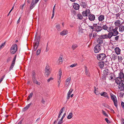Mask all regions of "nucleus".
Returning a JSON list of instances; mask_svg holds the SVG:
<instances>
[{
    "instance_id": "9d476101",
    "label": "nucleus",
    "mask_w": 124,
    "mask_h": 124,
    "mask_svg": "<svg viewBox=\"0 0 124 124\" xmlns=\"http://www.w3.org/2000/svg\"><path fill=\"white\" fill-rule=\"evenodd\" d=\"M46 72L45 73L46 77H48L51 73L50 68L48 65H47L46 67Z\"/></svg>"
},
{
    "instance_id": "4c0bfd02",
    "label": "nucleus",
    "mask_w": 124,
    "mask_h": 124,
    "mask_svg": "<svg viewBox=\"0 0 124 124\" xmlns=\"http://www.w3.org/2000/svg\"><path fill=\"white\" fill-rule=\"evenodd\" d=\"M15 64L12 62V63L9 68V70H10L12 69L14 66Z\"/></svg>"
},
{
    "instance_id": "1a4fd4ad",
    "label": "nucleus",
    "mask_w": 124,
    "mask_h": 124,
    "mask_svg": "<svg viewBox=\"0 0 124 124\" xmlns=\"http://www.w3.org/2000/svg\"><path fill=\"white\" fill-rule=\"evenodd\" d=\"M104 36L105 39H110L113 36H114V35L113 34V33L111 32H109L108 34H104Z\"/></svg>"
},
{
    "instance_id": "774afa93",
    "label": "nucleus",
    "mask_w": 124,
    "mask_h": 124,
    "mask_svg": "<svg viewBox=\"0 0 124 124\" xmlns=\"http://www.w3.org/2000/svg\"><path fill=\"white\" fill-rule=\"evenodd\" d=\"M123 78L124 79L123 80H122V81H121V83L122 84L124 85V78Z\"/></svg>"
},
{
    "instance_id": "20e7f679",
    "label": "nucleus",
    "mask_w": 124,
    "mask_h": 124,
    "mask_svg": "<svg viewBox=\"0 0 124 124\" xmlns=\"http://www.w3.org/2000/svg\"><path fill=\"white\" fill-rule=\"evenodd\" d=\"M17 49V46L16 44L13 45L11 47L10 52L11 54H14L16 52Z\"/></svg>"
},
{
    "instance_id": "dca6fc26",
    "label": "nucleus",
    "mask_w": 124,
    "mask_h": 124,
    "mask_svg": "<svg viewBox=\"0 0 124 124\" xmlns=\"http://www.w3.org/2000/svg\"><path fill=\"white\" fill-rule=\"evenodd\" d=\"M118 88L120 91H123L124 89V85L122 84L121 81L119 83Z\"/></svg>"
},
{
    "instance_id": "c9c22d12",
    "label": "nucleus",
    "mask_w": 124,
    "mask_h": 124,
    "mask_svg": "<svg viewBox=\"0 0 124 124\" xmlns=\"http://www.w3.org/2000/svg\"><path fill=\"white\" fill-rule=\"evenodd\" d=\"M102 29H103L105 30H107L108 28L106 24L103 25L102 26Z\"/></svg>"
},
{
    "instance_id": "bb28decb",
    "label": "nucleus",
    "mask_w": 124,
    "mask_h": 124,
    "mask_svg": "<svg viewBox=\"0 0 124 124\" xmlns=\"http://www.w3.org/2000/svg\"><path fill=\"white\" fill-rule=\"evenodd\" d=\"M104 19V16L103 15H101L98 17V19L99 21H102Z\"/></svg>"
},
{
    "instance_id": "de8ad7c7",
    "label": "nucleus",
    "mask_w": 124,
    "mask_h": 124,
    "mask_svg": "<svg viewBox=\"0 0 124 124\" xmlns=\"http://www.w3.org/2000/svg\"><path fill=\"white\" fill-rule=\"evenodd\" d=\"M62 56H61V57H59V58L58 59V61H59L60 62H61L62 63L63 62V60L62 59V57H61Z\"/></svg>"
},
{
    "instance_id": "69168bd1",
    "label": "nucleus",
    "mask_w": 124,
    "mask_h": 124,
    "mask_svg": "<svg viewBox=\"0 0 124 124\" xmlns=\"http://www.w3.org/2000/svg\"><path fill=\"white\" fill-rule=\"evenodd\" d=\"M73 90V89L72 88H71L70 89V90L69 92H68V93L71 94V93L72 92V91Z\"/></svg>"
},
{
    "instance_id": "58836bf2",
    "label": "nucleus",
    "mask_w": 124,
    "mask_h": 124,
    "mask_svg": "<svg viewBox=\"0 0 124 124\" xmlns=\"http://www.w3.org/2000/svg\"><path fill=\"white\" fill-rule=\"evenodd\" d=\"M121 14L120 12H119L117 14H116L115 15L116 16V19L118 18V17H119L120 15Z\"/></svg>"
},
{
    "instance_id": "a19ab883",
    "label": "nucleus",
    "mask_w": 124,
    "mask_h": 124,
    "mask_svg": "<svg viewBox=\"0 0 124 124\" xmlns=\"http://www.w3.org/2000/svg\"><path fill=\"white\" fill-rule=\"evenodd\" d=\"M17 55H16L13 59V60L12 61V62L15 63L16 60V58Z\"/></svg>"
},
{
    "instance_id": "052dcab7",
    "label": "nucleus",
    "mask_w": 124,
    "mask_h": 124,
    "mask_svg": "<svg viewBox=\"0 0 124 124\" xmlns=\"http://www.w3.org/2000/svg\"><path fill=\"white\" fill-rule=\"evenodd\" d=\"M119 36H117L116 35V36L115 37V39L116 41H117L118 40V39L119 38Z\"/></svg>"
},
{
    "instance_id": "09e8293b",
    "label": "nucleus",
    "mask_w": 124,
    "mask_h": 124,
    "mask_svg": "<svg viewBox=\"0 0 124 124\" xmlns=\"http://www.w3.org/2000/svg\"><path fill=\"white\" fill-rule=\"evenodd\" d=\"M71 80V78L70 77H69L66 80V82H68V83H69L70 81Z\"/></svg>"
},
{
    "instance_id": "13d9d810",
    "label": "nucleus",
    "mask_w": 124,
    "mask_h": 124,
    "mask_svg": "<svg viewBox=\"0 0 124 124\" xmlns=\"http://www.w3.org/2000/svg\"><path fill=\"white\" fill-rule=\"evenodd\" d=\"M78 65L77 63L74 64H73L71 65L70 67H71L72 68L75 67Z\"/></svg>"
},
{
    "instance_id": "f8f14e48",
    "label": "nucleus",
    "mask_w": 124,
    "mask_h": 124,
    "mask_svg": "<svg viewBox=\"0 0 124 124\" xmlns=\"http://www.w3.org/2000/svg\"><path fill=\"white\" fill-rule=\"evenodd\" d=\"M100 93L101 96H103L108 99L109 98V96H108V93L106 92H102L101 93Z\"/></svg>"
},
{
    "instance_id": "c85d7f7f",
    "label": "nucleus",
    "mask_w": 124,
    "mask_h": 124,
    "mask_svg": "<svg viewBox=\"0 0 124 124\" xmlns=\"http://www.w3.org/2000/svg\"><path fill=\"white\" fill-rule=\"evenodd\" d=\"M72 6L73 7V8H79L80 6L78 4L74 3L72 4Z\"/></svg>"
},
{
    "instance_id": "2eb2a0df",
    "label": "nucleus",
    "mask_w": 124,
    "mask_h": 124,
    "mask_svg": "<svg viewBox=\"0 0 124 124\" xmlns=\"http://www.w3.org/2000/svg\"><path fill=\"white\" fill-rule=\"evenodd\" d=\"M80 4L81 7H83V8H86L87 7L86 3L83 0L80 1Z\"/></svg>"
},
{
    "instance_id": "f03ea898",
    "label": "nucleus",
    "mask_w": 124,
    "mask_h": 124,
    "mask_svg": "<svg viewBox=\"0 0 124 124\" xmlns=\"http://www.w3.org/2000/svg\"><path fill=\"white\" fill-rule=\"evenodd\" d=\"M122 70H121L119 74V77L116 78L115 80V82L118 84L119 81H122V79L124 78V73L123 72Z\"/></svg>"
},
{
    "instance_id": "f3484780",
    "label": "nucleus",
    "mask_w": 124,
    "mask_h": 124,
    "mask_svg": "<svg viewBox=\"0 0 124 124\" xmlns=\"http://www.w3.org/2000/svg\"><path fill=\"white\" fill-rule=\"evenodd\" d=\"M95 16L92 14H89V19L90 21H94L95 19Z\"/></svg>"
},
{
    "instance_id": "864d4df0",
    "label": "nucleus",
    "mask_w": 124,
    "mask_h": 124,
    "mask_svg": "<svg viewBox=\"0 0 124 124\" xmlns=\"http://www.w3.org/2000/svg\"><path fill=\"white\" fill-rule=\"evenodd\" d=\"M5 75H3L1 78L0 79V83L1 82L3 81V80L4 78L5 77Z\"/></svg>"
},
{
    "instance_id": "ea45409f",
    "label": "nucleus",
    "mask_w": 124,
    "mask_h": 124,
    "mask_svg": "<svg viewBox=\"0 0 124 124\" xmlns=\"http://www.w3.org/2000/svg\"><path fill=\"white\" fill-rule=\"evenodd\" d=\"M102 75V79L103 80H105L106 79V76H107L104 74Z\"/></svg>"
},
{
    "instance_id": "e433bc0d",
    "label": "nucleus",
    "mask_w": 124,
    "mask_h": 124,
    "mask_svg": "<svg viewBox=\"0 0 124 124\" xmlns=\"http://www.w3.org/2000/svg\"><path fill=\"white\" fill-rule=\"evenodd\" d=\"M102 113L105 116L108 117V115L106 113L105 111L102 110Z\"/></svg>"
},
{
    "instance_id": "338daca9",
    "label": "nucleus",
    "mask_w": 124,
    "mask_h": 124,
    "mask_svg": "<svg viewBox=\"0 0 124 124\" xmlns=\"http://www.w3.org/2000/svg\"><path fill=\"white\" fill-rule=\"evenodd\" d=\"M121 121L122 124H124V119L123 118L121 119Z\"/></svg>"
},
{
    "instance_id": "cd10ccee",
    "label": "nucleus",
    "mask_w": 124,
    "mask_h": 124,
    "mask_svg": "<svg viewBox=\"0 0 124 124\" xmlns=\"http://www.w3.org/2000/svg\"><path fill=\"white\" fill-rule=\"evenodd\" d=\"M37 3H36L35 1V2L34 0H33L31 4L30 8L31 7H34Z\"/></svg>"
},
{
    "instance_id": "a18cd8bd",
    "label": "nucleus",
    "mask_w": 124,
    "mask_h": 124,
    "mask_svg": "<svg viewBox=\"0 0 124 124\" xmlns=\"http://www.w3.org/2000/svg\"><path fill=\"white\" fill-rule=\"evenodd\" d=\"M94 88H95V90H94V93H95V94L96 95H98L99 93V92L98 91H96V87H94Z\"/></svg>"
},
{
    "instance_id": "c756f323",
    "label": "nucleus",
    "mask_w": 124,
    "mask_h": 124,
    "mask_svg": "<svg viewBox=\"0 0 124 124\" xmlns=\"http://www.w3.org/2000/svg\"><path fill=\"white\" fill-rule=\"evenodd\" d=\"M85 74L87 75L88 76H90L89 73V72L88 71V70H87V67L86 66H85Z\"/></svg>"
},
{
    "instance_id": "7c9ffc66",
    "label": "nucleus",
    "mask_w": 124,
    "mask_h": 124,
    "mask_svg": "<svg viewBox=\"0 0 124 124\" xmlns=\"http://www.w3.org/2000/svg\"><path fill=\"white\" fill-rule=\"evenodd\" d=\"M78 46V45L76 44H74L72 45L71 48L73 49V50H74L76 48H77Z\"/></svg>"
},
{
    "instance_id": "aec40b11",
    "label": "nucleus",
    "mask_w": 124,
    "mask_h": 124,
    "mask_svg": "<svg viewBox=\"0 0 124 124\" xmlns=\"http://www.w3.org/2000/svg\"><path fill=\"white\" fill-rule=\"evenodd\" d=\"M124 24V23L123 24H121V25L119 26V31L123 32L124 31V25H123Z\"/></svg>"
},
{
    "instance_id": "0e129e2a",
    "label": "nucleus",
    "mask_w": 124,
    "mask_h": 124,
    "mask_svg": "<svg viewBox=\"0 0 124 124\" xmlns=\"http://www.w3.org/2000/svg\"><path fill=\"white\" fill-rule=\"evenodd\" d=\"M11 59V57H8V58L7 61V62H8L9 61H10Z\"/></svg>"
},
{
    "instance_id": "0eeeda50",
    "label": "nucleus",
    "mask_w": 124,
    "mask_h": 124,
    "mask_svg": "<svg viewBox=\"0 0 124 124\" xmlns=\"http://www.w3.org/2000/svg\"><path fill=\"white\" fill-rule=\"evenodd\" d=\"M98 25L99 24L98 23ZM94 27L95 31L97 32H99L101 31L102 30V25L101 24V25H98L97 23L94 24Z\"/></svg>"
},
{
    "instance_id": "412c9836",
    "label": "nucleus",
    "mask_w": 124,
    "mask_h": 124,
    "mask_svg": "<svg viewBox=\"0 0 124 124\" xmlns=\"http://www.w3.org/2000/svg\"><path fill=\"white\" fill-rule=\"evenodd\" d=\"M118 58V60L119 62H121L122 61L124 58V57L122 55H121L118 56H117Z\"/></svg>"
},
{
    "instance_id": "e2e57ef3",
    "label": "nucleus",
    "mask_w": 124,
    "mask_h": 124,
    "mask_svg": "<svg viewBox=\"0 0 124 124\" xmlns=\"http://www.w3.org/2000/svg\"><path fill=\"white\" fill-rule=\"evenodd\" d=\"M53 78L52 77H50L47 80V82L48 83L51 80H52Z\"/></svg>"
},
{
    "instance_id": "3c124183",
    "label": "nucleus",
    "mask_w": 124,
    "mask_h": 124,
    "mask_svg": "<svg viewBox=\"0 0 124 124\" xmlns=\"http://www.w3.org/2000/svg\"><path fill=\"white\" fill-rule=\"evenodd\" d=\"M121 105L123 109H124V102L123 101L121 102Z\"/></svg>"
},
{
    "instance_id": "2f4dec72",
    "label": "nucleus",
    "mask_w": 124,
    "mask_h": 124,
    "mask_svg": "<svg viewBox=\"0 0 124 124\" xmlns=\"http://www.w3.org/2000/svg\"><path fill=\"white\" fill-rule=\"evenodd\" d=\"M59 79H61V76L62 75V70L61 69H60L59 70ZM58 82L59 83H60V81H58Z\"/></svg>"
},
{
    "instance_id": "f257e3e1",
    "label": "nucleus",
    "mask_w": 124,
    "mask_h": 124,
    "mask_svg": "<svg viewBox=\"0 0 124 124\" xmlns=\"http://www.w3.org/2000/svg\"><path fill=\"white\" fill-rule=\"evenodd\" d=\"M37 32L35 35V41L34 42V45L33 47H34V50L35 51L37 50L38 46H39V42L40 39V35L37 37Z\"/></svg>"
},
{
    "instance_id": "72a5a7b5",
    "label": "nucleus",
    "mask_w": 124,
    "mask_h": 124,
    "mask_svg": "<svg viewBox=\"0 0 124 124\" xmlns=\"http://www.w3.org/2000/svg\"><path fill=\"white\" fill-rule=\"evenodd\" d=\"M112 57L113 59V60H115L117 59V55L116 54H113L112 56Z\"/></svg>"
},
{
    "instance_id": "4d7b16f0",
    "label": "nucleus",
    "mask_w": 124,
    "mask_h": 124,
    "mask_svg": "<svg viewBox=\"0 0 124 124\" xmlns=\"http://www.w3.org/2000/svg\"><path fill=\"white\" fill-rule=\"evenodd\" d=\"M6 43V42L5 41L0 46V49L1 48L2 46H4Z\"/></svg>"
},
{
    "instance_id": "b1692460",
    "label": "nucleus",
    "mask_w": 124,
    "mask_h": 124,
    "mask_svg": "<svg viewBox=\"0 0 124 124\" xmlns=\"http://www.w3.org/2000/svg\"><path fill=\"white\" fill-rule=\"evenodd\" d=\"M33 83L34 84H36L38 85H40V83L38 81L36 78L32 79Z\"/></svg>"
},
{
    "instance_id": "423d86ee",
    "label": "nucleus",
    "mask_w": 124,
    "mask_h": 124,
    "mask_svg": "<svg viewBox=\"0 0 124 124\" xmlns=\"http://www.w3.org/2000/svg\"><path fill=\"white\" fill-rule=\"evenodd\" d=\"M96 57L99 61H102L104 60L106 57V55L104 53H101L98 54H97Z\"/></svg>"
},
{
    "instance_id": "5701e85b",
    "label": "nucleus",
    "mask_w": 124,
    "mask_h": 124,
    "mask_svg": "<svg viewBox=\"0 0 124 124\" xmlns=\"http://www.w3.org/2000/svg\"><path fill=\"white\" fill-rule=\"evenodd\" d=\"M112 31H113L112 32L113 33V34L114 35V36H116L118 34V32L116 31H115L113 30V29H112Z\"/></svg>"
},
{
    "instance_id": "ddd939ff",
    "label": "nucleus",
    "mask_w": 124,
    "mask_h": 124,
    "mask_svg": "<svg viewBox=\"0 0 124 124\" xmlns=\"http://www.w3.org/2000/svg\"><path fill=\"white\" fill-rule=\"evenodd\" d=\"M124 23V22L121 23L120 21L118 19L115 22L114 24L116 26L119 27L121 25V24H123Z\"/></svg>"
},
{
    "instance_id": "5fc2aeb1",
    "label": "nucleus",
    "mask_w": 124,
    "mask_h": 124,
    "mask_svg": "<svg viewBox=\"0 0 124 124\" xmlns=\"http://www.w3.org/2000/svg\"><path fill=\"white\" fill-rule=\"evenodd\" d=\"M33 95V93L32 92L31 93L29 94V95L28 96L29 97V99H30L31 98Z\"/></svg>"
},
{
    "instance_id": "c03bdc74",
    "label": "nucleus",
    "mask_w": 124,
    "mask_h": 124,
    "mask_svg": "<svg viewBox=\"0 0 124 124\" xmlns=\"http://www.w3.org/2000/svg\"><path fill=\"white\" fill-rule=\"evenodd\" d=\"M33 8H28V9H26L25 10V11L26 12L29 13L30 11Z\"/></svg>"
},
{
    "instance_id": "680f3d73",
    "label": "nucleus",
    "mask_w": 124,
    "mask_h": 124,
    "mask_svg": "<svg viewBox=\"0 0 124 124\" xmlns=\"http://www.w3.org/2000/svg\"><path fill=\"white\" fill-rule=\"evenodd\" d=\"M92 32L93 31H92L91 33H89V36L90 39H91V37H92L93 35Z\"/></svg>"
},
{
    "instance_id": "79ce46f5",
    "label": "nucleus",
    "mask_w": 124,
    "mask_h": 124,
    "mask_svg": "<svg viewBox=\"0 0 124 124\" xmlns=\"http://www.w3.org/2000/svg\"><path fill=\"white\" fill-rule=\"evenodd\" d=\"M77 16L79 19H81L83 18V17L80 14H78Z\"/></svg>"
},
{
    "instance_id": "4be33fe9",
    "label": "nucleus",
    "mask_w": 124,
    "mask_h": 124,
    "mask_svg": "<svg viewBox=\"0 0 124 124\" xmlns=\"http://www.w3.org/2000/svg\"><path fill=\"white\" fill-rule=\"evenodd\" d=\"M68 33V31L66 30H64L60 33L61 35L64 36L67 34Z\"/></svg>"
},
{
    "instance_id": "9b49d317",
    "label": "nucleus",
    "mask_w": 124,
    "mask_h": 124,
    "mask_svg": "<svg viewBox=\"0 0 124 124\" xmlns=\"http://www.w3.org/2000/svg\"><path fill=\"white\" fill-rule=\"evenodd\" d=\"M90 10L88 9L85 11H83L82 12V15L83 16H87V15L90 14Z\"/></svg>"
},
{
    "instance_id": "7ed1b4c3",
    "label": "nucleus",
    "mask_w": 124,
    "mask_h": 124,
    "mask_svg": "<svg viewBox=\"0 0 124 124\" xmlns=\"http://www.w3.org/2000/svg\"><path fill=\"white\" fill-rule=\"evenodd\" d=\"M98 37L97 39V41L98 43V44H99V45H101V44H102L103 42V39H105L103 34L101 35H98Z\"/></svg>"
},
{
    "instance_id": "37998d69",
    "label": "nucleus",
    "mask_w": 124,
    "mask_h": 124,
    "mask_svg": "<svg viewBox=\"0 0 124 124\" xmlns=\"http://www.w3.org/2000/svg\"><path fill=\"white\" fill-rule=\"evenodd\" d=\"M72 13L74 15H76L77 14L76 11L75 10H72L71 11Z\"/></svg>"
},
{
    "instance_id": "bf43d9fd",
    "label": "nucleus",
    "mask_w": 124,
    "mask_h": 124,
    "mask_svg": "<svg viewBox=\"0 0 124 124\" xmlns=\"http://www.w3.org/2000/svg\"><path fill=\"white\" fill-rule=\"evenodd\" d=\"M70 94L68 93L67 94V98L68 100L70 98Z\"/></svg>"
},
{
    "instance_id": "49530a36",
    "label": "nucleus",
    "mask_w": 124,
    "mask_h": 124,
    "mask_svg": "<svg viewBox=\"0 0 124 124\" xmlns=\"http://www.w3.org/2000/svg\"><path fill=\"white\" fill-rule=\"evenodd\" d=\"M94 24H93V26H89V27H90L89 29H93L92 31H93V29H94Z\"/></svg>"
},
{
    "instance_id": "473e14b6",
    "label": "nucleus",
    "mask_w": 124,
    "mask_h": 124,
    "mask_svg": "<svg viewBox=\"0 0 124 124\" xmlns=\"http://www.w3.org/2000/svg\"><path fill=\"white\" fill-rule=\"evenodd\" d=\"M56 27L57 30L59 31H61V28L60 26V25L59 24H57L56 25Z\"/></svg>"
},
{
    "instance_id": "603ef678",
    "label": "nucleus",
    "mask_w": 124,
    "mask_h": 124,
    "mask_svg": "<svg viewBox=\"0 0 124 124\" xmlns=\"http://www.w3.org/2000/svg\"><path fill=\"white\" fill-rule=\"evenodd\" d=\"M97 33L96 32H94L93 33V36L92 37V38H95V37L97 36Z\"/></svg>"
},
{
    "instance_id": "39448f33",
    "label": "nucleus",
    "mask_w": 124,
    "mask_h": 124,
    "mask_svg": "<svg viewBox=\"0 0 124 124\" xmlns=\"http://www.w3.org/2000/svg\"><path fill=\"white\" fill-rule=\"evenodd\" d=\"M110 95L111 98L113 101L114 105L117 109V101L116 96L113 95L112 93H110Z\"/></svg>"
},
{
    "instance_id": "6e6552de",
    "label": "nucleus",
    "mask_w": 124,
    "mask_h": 124,
    "mask_svg": "<svg viewBox=\"0 0 124 124\" xmlns=\"http://www.w3.org/2000/svg\"><path fill=\"white\" fill-rule=\"evenodd\" d=\"M101 45L99 44H97L96 45L94 48V52L95 53H97L101 50Z\"/></svg>"
},
{
    "instance_id": "f704fd0d",
    "label": "nucleus",
    "mask_w": 124,
    "mask_h": 124,
    "mask_svg": "<svg viewBox=\"0 0 124 124\" xmlns=\"http://www.w3.org/2000/svg\"><path fill=\"white\" fill-rule=\"evenodd\" d=\"M72 113H69L67 116V118L68 119H70L72 117Z\"/></svg>"
},
{
    "instance_id": "a878e982",
    "label": "nucleus",
    "mask_w": 124,
    "mask_h": 124,
    "mask_svg": "<svg viewBox=\"0 0 124 124\" xmlns=\"http://www.w3.org/2000/svg\"><path fill=\"white\" fill-rule=\"evenodd\" d=\"M104 62L102 61H100L99 62V66L101 68H102L104 67Z\"/></svg>"
},
{
    "instance_id": "393cba45",
    "label": "nucleus",
    "mask_w": 124,
    "mask_h": 124,
    "mask_svg": "<svg viewBox=\"0 0 124 124\" xmlns=\"http://www.w3.org/2000/svg\"><path fill=\"white\" fill-rule=\"evenodd\" d=\"M109 70L108 69H105L103 71V74H104L107 76L109 74Z\"/></svg>"
},
{
    "instance_id": "4468645a",
    "label": "nucleus",
    "mask_w": 124,
    "mask_h": 124,
    "mask_svg": "<svg viewBox=\"0 0 124 124\" xmlns=\"http://www.w3.org/2000/svg\"><path fill=\"white\" fill-rule=\"evenodd\" d=\"M115 9H114V8H110L111 10L112 11V12H113L114 13H117L118 12H120V11H121L122 9L121 8H120V9H119V8H115Z\"/></svg>"
},
{
    "instance_id": "6e6d98bb",
    "label": "nucleus",
    "mask_w": 124,
    "mask_h": 124,
    "mask_svg": "<svg viewBox=\"0 0 124 124\" xmlns=\"http://www.w3.org/2000/svg\"><path fill=\"white\" fill-rule=\"evenodd\" d=\"M40 50L41 49H38L37 51V54L38 55H39V54H40Z\"/></svg>"
},
{
    "instance_id": "a211bd4d",
    "label": "nucleus",
    "mask_w": 124,
    "mask_h": 124,
    "mask_svg": "<svg viewBox=\"0 0 124 124\" xmlns=\"http://www.w3.org/2000/svg\"><path fill=\"white\" fill-rule=\"evenodd\" d=\"M115 51L117 55L119 54L120 53L121 50L118 47H116L115 49Z\"/></svg>"
},
{
    "instance_id": "8fccbe9b",
    "label": "nucleus",
    "mask_w": 124,
    "mask_h": 124,
    "mask_svg": "<svg viewBox=\"0 0 124 124\" xmlns=\"http://www.w3.org/2000/svg\"><path fill=\"white\" fill-rule=\"evenodd\" d=\"M105 120L107 123L109 124L110 123V121L108 120V118H105Z\"/></svg>"
},
{
    "instance_id": "6ab92c4d",
    "label": "nucleus",
    "mask_w": 124,
    "mask_h": 124,
    "mask_svg": "<svg viewBox=\"0 0 124 124\" xmlns=\"http://www.w3.org/2000/svg\"><path fill=\"white\" fill-rule=\"evenodd\" d=\"M32 104L31 102L30 103V104H28L25 107L23 108L22 110V111L23 112L27 110L28 108L30 107V106Z\"/></svg>"
}]
</instances>
